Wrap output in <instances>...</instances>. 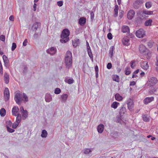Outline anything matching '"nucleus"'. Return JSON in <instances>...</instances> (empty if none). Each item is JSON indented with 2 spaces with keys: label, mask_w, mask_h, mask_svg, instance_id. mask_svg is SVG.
I'll return each instance as SVG.
<instances>
[{
  "label": "nucleus",
  "mask_w": 158,
  "mask_h": 158,
  "mask_svg": "<svg viewBox=\"0 0 158 158\" xmlns=\"http://www.w3.org/2000/svg\"><path fill=\"white\" fill-rule=\"evenodd\" d=\"M113 80L117 82H119V77L118 76L115 75L113 76Z\"/></svg>",
  "instance_id": "c9c22d12"
},
{
  "label": "nucleus",
  "mask_w": 158,
  "mask_h": 158,
  "mask_svg": "<svg viewBox=\"0 0 158 158\" xmlns=\"http://www.w3.org/2000/svg\"><path fill=\"white\" fill-rule=\"evenodd\" d=\"M61 92V90L59 88H56L55 90L54 93L56 94H59Z\"/></svg>",
  "instance_id": "09e8293b"
},
{
  "label": "nucleus",
  "mask_w": 158,
  "mask_h": 158,
  "mask_svg": "<svg viewBox=\"0 0 158 158\" xmlns=\"http://www.w3.org/2000/svg\"><path fill=\"white\" fill-rule=\"evenodd\" d=\"M0 73L1 75L3 74V67L2 64L1 62L0 61Z\"/></svg>",
  "instance_id": "603ef678"
},
{
  "label": "nucleus",
  "mask_w": 158,
  "mask_h": 158,
  "mask_svg": "<svg viewBox=\"0 0 158 158\" xmlns=\"http://www.w3.org/2000/svg\"><path fill=\"white\" fill-rule=\"evenodd\" d=\"M65 81L69 84H72L74 82V80L72 78L68 79L67 80H65Z\"/></svg>",
  "instance_id": "e433bc0d"
},
{
  "label": "nucleus",
  "mask_w": 158,
  "mask_h": 158,
  "mask_svg": "<svg viewBox=\"0 0 158 158\" xmlns=\"http://www.w3.org/2000/svg\"><path fill=\"white\" fill-rule=\"evenodd\" d=\"M157 88L156 87H152L150 89V90L149 91V93L151 94H153L154 92H155L157 90Z\"/></svg>",
  "instance_id": "f704fd0d"
},
{
  "label": "nucleus",
  "mask_w": 158,
  "mask_h": 158,
  "mask_svg": "<svg viewBox=\"0 0 158 158\" xmlns=\"http://www.w3.org/2000/svg\"><path fill=\"white\" fill-rule=\"evenodd\" d=\"M121 31L123 33H128L130 32V28L127 25H123L121 28Z\"/></svg>",
  "instance_id": "2eb2a0df"
},
{
  "label": "nucleus",
  "mask_w": 158,
  "mask_h": 158,
  "mask_svg": "<svg viewBox=\"0 0 158 158\" xmlns=\"http://www.w3.org/2000/svg\"><path fill=\"white\" fill-rule=\"evenodd\" d=\"M115 121L117 123H121L122 119L119 116H117L115 118Z\"/></svg>",
  "instance_id": "a19ab883"
},
{
  "label": "nucleus",
  "mask_w": 158,
  "mask_h": 158,
  "mask_svg": "<svg viewBox=\"0 0 158 158\" xmlns=\"http://www.w3.org/2000/svg\"><path fill=\"white\" fill-rule=\"evenodd\" d=\"M9 60H5V61H4V66L7 68L9 65Z\"/></svg>",
  "instance_id": "864d4df0"
},
{
  "label": "nucleus",
  "mask_w": 158,
  "mask_h": 158,
  "mask_svg": "<svg viewBox=\"0 0 158 158\" xmlns=\"http://www.w3.org/2000/svg\"><path fill=\"white\" fill-rule=\"evenodd\" d=\"M12 114L15 116H16L19 113V109L17 106H14L12 110Z\"/></svg>",
  "instance_id": "9d476101"
},
{
  "label": "nucleus",
  "mask_w": 158,
  "mask_h": 158,
  "mask_svg": "<svg viewBox=\"0 0 158 158\" xmlns=\"http://www.w3.org/2000/svg\"><path fill=\"white\" fill-rule=\"evenodd\" d=\"M0 39L2 41H5V36L3 35H1L0 36Z\"/></svg>",
  "instance_id": "680f3d73"
},
{
  "label": "nucleus",
  "mask_w": 158,
  "mask_h": 158,
  "mask_svg": "<svg viewBox=\"0 0 158 158\" xmlns=\"http://www.w3.org/2000/svg\"><path fill=\"white\" fill-rule=\"evenodd\" d=\"M40 26V23L39 22H36L32 26L31 29L33 31H35L38 28L39 26Z\"/></svg>",
  "instance_id": "f3484780"
},
{
  "label": "nucleus",
  "mask_w": 158,
  "mask_h": 158,
  "mask_svg": "<svg viewBox=\"0 0 158 158\" xmlns=\"http://www.w3.org/2000/svg\"><path fill=\"white\" fill-rule=\"evenodd\" d=\"M127 104L128 109L130 111H132L133 107V103L132 100L131 99L128 100L127 101Z\"/></svg>",
  "instance_id": "9b49d317"
},
{
  "label": "nucleus",
  "mask_w": 158,
  "mask_h": 158,
  "mask_svg": "<svg viewBox=\"0 0 158 158\" xmlns=\"http://www.w3.org/2000/svg\"><path fill=\"white\" fill-rule=\"evenodd\" d=\"M4 99L5 101H7L10 98V92L8 88H6L4 92Z\"/></svg>",
  "instance_id": "423d86ee"
},
{
  "label": "nucleus",
  "mask_w": 158,
  "mask_h": 158,
  "mask_svg": "<svg viewBox=\"0 0 158 158\" xmlns=\"http://www.w3.org/2000/svg\"><path fill=\"white\" fill-rule=\"evenodd\" d=\"M137 37L139 38H142L144 37L145 35L144 31L142 29L137 30L135 33Z\"/></svg>",
  "instance_id": "39448f33"
},
{
  "label": "nucleus",
  "mask_w": 158,
  "mask_h": 158,
  "mask_svg": "<svg viewBox=\"0 0 158 158\" xmlns=\"http://www.w3.org/2000/svg\"><path fill=\"white\" fill-rule=\"evenodd\" d=\"M17 116L16 122L19 123L21 121L22 118L21 115L20 114H18V115H17Z\"/></svg>",
  "instance_id": "ea45409f"
},
{
  "label": "nucleus",
  "mask_w": 158,
  "mask_h": 158,
  "mask_svg": "<svg viewBox=\"0 0 158 158\" xmlns=\"http://www.w3.org/2000/svg\"><path fill=\"white\" fill-rule=\"evenodd\" d=\"M47 132L46 130H43L42 131L41 136L43 138H46L47 137Z\"/></svg>",
  "instance_id": "72a5a7b5"
},
{
  "label": "nucleus",
  "mask_w": 158,
  "mask_h": 158,
  "mask_svg": "<svg viewBox=\"0 0 158 158\" xmlns=\"http://www.w3.org/2000/svg\"><path fill=\"white\" fill-rule=\"evenodd\" d=\"M124 12L122 10H121L120 12H119V17L120 19H121L123 17L124 14Z\"/></svg>",
  "instance_id": "6e6d98bb"
},
{
  "label": "nucleus",
  "mask_w": 158,
  "mask_h": 158,
  "mask_svg": "<svg viewBox=\"0 0 158 158\" xmlns=\"http://www.w3.org/2000/svg\"><path fill=\"white\" fill-rule=\"evenodd\" d=\"M27 39H25L23 43V45L24 46H26L27 45Z\"/></svg>",
  "instance_id": "69168bd1"
},
{
  "label": "nucleus",
  "mask_w": 158,
  "mask_h": 158,
  "mask_svg": "<svg viewBox=\"0 0 158 158\" xmlns=\"http://www.w3.org/2000/svg\"><path fill=\"white\" fill-rule=\"evenodd\" d=\"M70 31L68 29H64L61 35V38L64 39V38H69V36L70 35Z\"/></svg>",
  "instance_id": "7ed1b4c3"
},
{
  "label": "nucleus",
  "mask_w": 158,
  "mask_h": 158,
  "mask_svg": "<svg viewBox=\"0 0 158 158\" xmlns=\"http://www.w3.org/2000/svg\"><path fill=\"white\" fill-rule=\"evenodd\" d=\"M6 129L8 132L11 133L14 132L15 131L14 129L10 128L8 126H6Z\"/></svg>",
  "instance_id": "49530a36"
},
{
  "label": "nucleus",
  "mask_w": 158,
  "mask_h": 158,
  "mask_svg": "<svg viewBox=\"0 0 158 158\" xmlns=\"http://www.w3.org/2000/svg\"><path fill=\"white\" fill-rule=\"evenodd\" d=\"M143 120L145 122H148L149 119L147 114H144L143 115Z\"/></svg>",
  "instance_id": "58836bf2"
},
{
  "label": "nucleus",
  "mask_w": 158,
  "mask_h": 158,
  "mask_svg": "<svg viewBox=\"0 0 158 158\" xmlns=\"http://www.w3.org/2000/svg\"><path fill=\"white\" fill-rule=\"evenodd\" d=\"M6 114V110L4 108H2L0 110V114L1 116L3 117Z\"/></svg>",
  "instance_id": "7c9ffc66"
},
{
  "label": "nucleus",
  "mask_w": 158,
  "mask_h": 158,
  "mask_svg": "<svg viewBox=\"0 0 158 158\" xmlns=\"http://www.w3.org/2000/svg\"><path fill=\"white\" fill-rule=\"evenodd\" d=\"M136 84V82L135 81H131L130 82V85L132 86Z\"/></svg>",
  "instance_id": "774afa93"
},
{
  "label": "nucleus",
  "mask_w": 158,
  "mask_h": 158,
  "mask_svg": "<svg viewBox=\"0 0 158 158\" xmlns=\"http://www.w3.org/2000/svg\"><path fill=\"white\" fill-rule=\"evenodd\" d=\"M153 97H147L144 100V102L145 104H148L154 100Z\"/></svg>",
  "instance_id": "aec40b11"
},
{
  "label": "nucleus",
  "mask_w": 158,
  "mask_h": 158,
  "mask_svg": "<svg viewBox=\"0 0 158 158\" xmlns=\"http://www.w3.org/2000/svg\"><path fill=\"white\" fill-rule=\"evenodd\" d=\"M95 69L96 73V77L98 78V68L97 65H96L95 67Z\"/></svg>",
  "instance_id": "37998d69"
},
{
  "label": "nucleus",
  "mask_w": 158,
  "mask_h": 158,
  "mask_svg": "<svg viewBox=\"0 0 158 158\" xmlns=\"http://www.w3.org/2000/svg\"><path fill=\"white\" fill-rule=\"evenodd\" d=\"M23 98H24V99H23V100L24 102H27L28 101V97L27 96L26 94L24 93H23Z\"/></svg>",
  "instance_id": "c03bdc74"
},
{
  "label": "nucleus",
  "mask_w": 158,
  "mask_h": 158,
  "mask_svg": "<svg viewBox=\"0 0 158 158\" xmlns=\"http://www.w3.org/2000/svg\"><path fill=\"white\" fill-rule=\"evenodd\" d=\"M56 48L52 47L48 49L46 51L47 53L50 54L52 55L55 54L56 52Z\"/></svg>",
  "instance_id": "0eeeda50"
},
{
  "label": "nucleus",
  "mask_w": 158,
  "mask_h": 158,
  "mask_svg": "<svg viewBox=\"0 0 158 158\" xmlns=\"http://www.w3.org/2000/svg\"><path fill=\"white\" fill-rule=\"evenodd\" d=\"M135 61L134 60L131 62V66L132 68H133L135 66V65H134L133 64L134 63H135Z\"/></svg>",
  "instance_id": "338daca9"
},
{
  "label": "nucleus",
  "mask_w": 158,
  "mask_h": 158,
  "mask_svg": "<svg viewBox=\"0 0 158 158\" xmlns=\"http://www.w3.org/2000/svg\"><path fill=\"white\" fill-rule=\"evenodd\" d=\"M145 55L147 56V57L148 59H150L151 56V53L150 52H148V50L147 51Z\"/></svg>",
  "instance_id": "3c124183"
},
{
  "label": "nucleus",
  "mask_w": 158,
  "mask_h": 158,
  "mask_svg": "<svg viewBox=\"0 0 158 158\" xmlns=\"http://www.w3.org/2000/svg\"><path fill=\"white\" fill-rule=\"evenodd\" d=\"M123 44L125 46H128L130 44V39L127 37H124L122 40Z\"/></svg>",
  "instance_id": "4468645a"
},
{
  "label": "nucleus",
  "mask_w": 158,
  "mask_h": 158,
  "mask_svg": "<svg viewBox=\"0 0 158 158\" xmlns=\"http://www.w3.org/2000/svg\"><path fill=\"white\" fill-rule=\"evenodd\" d=\"M72 56L71 52L70 51H67L65 54V63L66 67L69 69L72 66Z\"/></svg>",
  "instance_id": "f257e3e1"
},
{
  "label": "nucleus",
  "mask_w": 158,
  "mask_h": 158,
  "mask_svg": "<svg viewBox=\"0 0 158 158\" xmlns=\"http://www.w3.org/2000/svg\"><path fill=\"white\" fill-rule=\"evenodd\" d=\"M57 4L58 6H61L63 5V2L62 1H58L57 2Z\"/></svg>",
  "instance_id": "13d9d810"
},
{
  "label": "nucleus",
  "mask_w": 158,
  "mask_h": 158,
  "mask_svg": "<svg viewBox=\"0 0 158 158\" xmlns=\"http://www.w3.org/2000/svg\"><path fill=\"white\" fill-rule=\"evenodd\" d=\"M79 44V40L77 38H75L72 41L73 45L75 47H77Z\"/></svg>",
  "instance_id": "412c9836"
},
{
  "label": "nucleus",
  "mask_w": 158,
  "mask_h": 158,
  "mask_svg": "<svg viewBox=\"0 0 158 158\" xmlns=\"http://www.w3.org/2000/svg\"><path fill=\"white\" fill-rule=\"evenodd\" d=\"M118 6L117 5L115 6L114 9V17H116L118 15Z\"/></svg>",
  "instance_id": "393cba45"
},
{
  "label": "nucleus",
  "mask_w": 158,
  "mask_h": 158,
  "mask_svg": "<svg viewBox=\"0 0 158 158\" xmlns=\"http://www.w3.org/2000/svg\"><path fill=\"white\" fill-rule=\"evenodd\" d=\"M6 123V126H8L9 127H11L12 124V122L10 120H9V121H7Z\"/></svg>",
  "instance_id": "e2e57ef3"
},
{
  "label": "nucleus",
  "mask_w": 158,
  "mask_h": 158,
  "mask_svg": "<svg viewBox=\"0 0 158 158\" xmlns=\"http://www.w3.org/2000/svg\"><path fill=\"white\" fill-rule=\"evenodd\" d=\"M68 95L66 94H64L61 96V102H64L67 100Z\"/></svg>",
  "instance_id": "bb28decb"
},
{
  "label": "nucleus",
  "mask_w": 158,
  "mask_h": 158,
  "mask_svg": "<svg viewBox=\"0 0 158 158\" xmlns=\"http://www.w3.org/2000/svg\"><path fill=\"white\" fill-rule=\"evenodd\" d=\"M133 34L130 33V32H129L127 33V36L126 37H127L128 38L129 37H130V38H132L133 37Z\"/></svg>",
  "instance_id": "bf43d9fd"
},
{
  "label": "nucleus",
  "mask_w": 158,
  "mask_h": 158,
  "mask_svg": "<svg viewBox=\"0 0 158 158\" xmlns=\"http://www.w3.org/2000/svg\"><path fill=\"white\" fill-rule=\"evenodd\" d=\"M69 38H64V39L61 38L60 41L61 43H66L69 40Z\"/></svg>",
  "instance_id": "79ce46f5"
},
{
  "label": "nucleus",
  "mask_w": 158,
  "mask_h": 158,
  "mask_svg": "<svg viewBox=\"0 0 158 158\" xmlns=\"http://www.w3.org/2000/svg\"><path fill=\"white\" fill-rule=\"evenodd\" d=\"M128 69V68H126L125 69V74L127 75H129L131 73V72L130 71H128L127 69Z\"/></svg>",
  "instance_id": "052dcab7"
},
{
  "label": "nucleus",
  "mask_w": 158,
  "mask_h": 158,
  "mask_svg": "<svg viewBox=\"0 0 158 158\" xmlns=\"http://www.w3.org/2000/svg\"><path fill=\"white\" fill-rule=\"evenodd\" d=\"M4 78L5 83L8 84L9 81V76L7 73H5Z\"/></svg>",
  "instance_id": "4be33fe9"
},
{
  "label": "nucleus",
  "mask_w": 158,
  "mask_h": 158,
  "mask_svg": "<svg viewBox=\"0 0 158 158\" xmlns=\"http://www.w3.org/2000/svg\"><path fill=\"white\" fill-rule=\"evenodd\" d=\"M119 104V103L116 102H114L112 104L111 106L112 108L115 109L117 108L118 105Z\"/></svg>",
  "instance_id": "2f4dec72"
},
{
  "label": "nucleus",
  "mask_w": 158,
  "mask_h": 158,
  "mask_svg": "<svg viewBox=\"0 0 158 158\" xmlns=\"http://www.w3.org/2000/svg\"><path fill=\"white\" fill-rule=\"evenodd\" d=\"M107 38L110 40L112 39V35L111 33H109L107 34Z\"/></svg>",
  "instance_id": "4d7b16f0"
},
{
  "label": "nucleus",
  "mask_w": 158,
  "mask_h": 158,
  "mask_svg": "<svg viewBox=\"0 0 158 158\" xmlns=\"http://www.w3.org/2000/svg\"><path fill=\"white\" fill-rule=\"evenodd\" d=\"M16 44L15 43H13L11 47V50L12 51H14L16 48Z\"/></svg>",
  "instance_id": "8fccbe9b"
},
{
  "label": "nucleus",
  "mask_w": 158,
  "mask_h": 158,
  "mask_svg": "<svg viewBox=\"0 0 158 158\" xmlns=\"http://www.w3.org/2000/svg\"><path fill=\"white\" fill-rule=\"evenodd\" d=\"M87 51L89 56L90 59L93 61V56L91 49H87Z\"/></svg>",
  "instance_id": "c756f323"
},
{
  "label": "nucleus",
  "mask_w": 158,
  "mask_h": 158,
  "mask_svg": "<svg viewBox=\"0 0 158 158\" xmlns=\"http://www.w3.org/2000/svg\"><path fill=\"white\" fill-rule=\"evenodd\" d=\"M148 50L146 47L143 45L141 44L139 47V51L141 53H143L146 55V53Z\"/></svg>",
  "instance_id": "6e6552de"
},
{
  "label": "nucleus",
  "mask_w": 158,
  "mask_h": 158,
  "mask_svg": "<svg viewBox=\"0 0 158 158\" xmlns=\"http://www.w3.org/2000/svg\"><path fill=\"white\" fill-rule=\"evenodd\" d=\"M126 112V109L125 107L123 106L120 108L119 113L120 115H122L123 114L125 113Z\"/></svg>",
  "instance_id": "cd10ccee"
},
{
  "label": "nucleus",
  "mask_w": 158,
  "mask_h": 158,
  "mask_svg": "<svg viewBox=\"0 0 158 158\" xmlns=\"http://www.w3.org/2000/svg\"><path fill=\"white\" fill-rule=\"evenodd\" d=\"M142 68L144 70H147L149 67L148 62L146 61H143L141 64Z\"/></svg>",
  "instance_id": "dca6fc26"
},
{
  "label": "nucleus",
  "mask_w": 158,
  "mask_h": 158,
  "mask_svg": "<svg viewBox=\"0 0 158 158\" xmlns=\"http://www.w3.org/2000/svg\"><path fill=\"white\" fill-rule=\"evenodd\" d=\"M115 98L116 100L119 101H121L123 99V97L118 93L116 94L115 95Z\"/></svg>",
  "instance_id": "c85d7f7f"
},
{
  "label": "nucleus",
  "mask_w": 158,
  "mask_h": 158,
  "mask_svg": "<svg viewBox=\"0 0 158 158\" xmlns=\"http://www.w3.org/2000/svg\"><path fill=\"white\" fill-rule=\"evenodd\" d=\"M104 129V125L102 124H100L97 127V130L98 132L100 133H102Z\"/></svg>",
  "instance_id": "6ab92c4d"
},
{
  "label": "nucleus",
  "mask_w": 158,
  "mask_h": 158,
  "mask_svg": "<svg viewBox=\"0 0 158 158\" xmlns=\"http://www.w3.org/2000/svg\"><path fill=\"white\" fill-rule=\"evenodd\" d=\"M45 98V101L47 102H50L52 99L51 95L49 94H46Z\"/></svg>",
  "instance_id": "5701e85b"
},
{
  "label": "nucleus",
  "mask_w": 158,
  "mask_h": 158,
  "mask_svg": "<svg viewBox=\"0 0 158 158\" xmlns=\"http://www.w3.org/2000/svg\"><path fill=\"white\" fill-rule=\"evenodd\" d=\"M112 64L110 63H109L107 64V68L108 69H110L112 67Z\"/></svg>",
  "instance_id": "0e129e2a"
},
{
  "label": "nucleus",
  "mask_w": 158,
  "mask_h": 158,
  "mask_svg": "<svg viewBox=\"0 0 158 158\" xmlns=\"http://www.w3.org/2000/svg\"><path fill=\"white\" fill-rule=\"evenodd\" d=\"M27 68L26 65H24L23 68V73H25L27 72Z\"/></svg>",
  "instance_id": "5fc2aeb1"
},
{
  "label": "nucleus",
  "mask_w": 158,
  "mask_h": 158,
  "mask_svg": "<svg viewBox=\"0 0 158 158\" xmlns=\"http://www.w3.org/2000/svg\"><path fill=\"white\" fill-rule=\"evenodd\" d=\"M114 46H111L109 50V55L110 56V58H112L113 54V52L114 51Z\"/></svg>",
  "instance_id": "a878e982"
},
{
  "label": "nucleus",
  "mask_w": 158,
  "mask_h": 158,
  "mask_svg": "<svg viewBox=\"0 0 158 158\" xmlns=\"http://www.w3.org/2000/svg\"><path fill=\"white\" fill-rule=\"evenodd\" d=\"M157 82V78L155 77H152L148 78V83L151 86H153L155 85Z\"/></svg>",
  "instance_id": "20e7f679"
},
{
  "label": "nucleus",
  "mask_w": 158,
  "mask_h": 158,
  "mask_svg": "<svg viewBox=\"0 0 158 158\" xmlns=\"http://www.w3.org/2000/svg\"><path fill=\"white\" fill-rule=\"evenodd\" d=\"M143 2V0H137L135 1L134 3V8H138L139 7L138 5L142 4Z\"/></svg>",
  "instance_id": "ddd939ff"
},
{
  "label": "nucleus",
  "mask_w": 158,
  "mask_h": 158,
  "mask_svg": "<svg viewBox=\"0 0 158 158\" xmlns=\"http://www.w3.org/2000/svg\"><path fill=\"white\" fill-rule=\"evenodd\" d=\"M153 14V11H149L146 10H143L142 13V16L143 18H145L146 16V15H151Z\"/></svg>",
  "instance_id": "f8f14e48"
},
{
  "label": "nucleus",
  "mask_w": 158,
  "mask_h": 158,
  "mask_svg": "<svg viewBox=\"0 0 158 158\" xmlns=\"http://www.w3.org/2000/svg\"><path fill=\"white\" fill-rule=\"evenodd\" d=\"M19 123L17 122H15L12 125V127L13 129H16L19 125Z\"/></svg>",
  "instance_id": "de8ad7c7"
},
{
  "label": "nucleus",
  "mask_w": 158,
  "mask_h": 158,
  "mask_svg": "<svg viewBox=\"0 0 158 158\" xmlns=\"http://www.w3.org/2000/svg\"><path fill=\"white\" fill-rule=\"evenodd\" d=\"M152 21L151 19H149L148 20H146L145 23V25L146 26H151L152 25Z\"/></svg>",
  "instance_id": "473e14b6"
},
{
  "label": "nucleus",
  "mask_w": 158,
  "mask_h": 158,
  "mask_svg": "<svg viewBox=\"0 0 158 158\" xmlns=\"http://www.w3.org/2000/svg\"><path fill=\"white\" fill-rule=\"evenodd\" d=\"M22 115V119L25 120L28 117V114L27 111L25 110L24 111L21 113Z\"/></svg>",
  "instance_id": "b1692460"
},
{
  "label": "nucleus",
  "mask_w": 158,
  "mask_h": 158,
  "mask_svg": "<svg viewBox=\"0 0 158 158\" xmlns=\"http://www.w3.org/2000/svg\"><path fill=\"white\" fill-rule=\"evenodd\" d=\"M145 6L147 9H149L152 6V4L150 2H148L145 3Z\"/></svg>",
  "instance_id": "4c0bfd02"
},
{
  "label": "nucleus",
  "mask_w": 158,
  "mask_h": 158,
  "mask_svg": "<svg viewBox=\"0 0 158 158\" xmlns=\"http://www.w3.org/2000/svg\"><path fill=\"white\" fill-rule=\"evenodd\" d=\"M86 19L85 17H82L79 20L78 23L81 26H83L85 23Z\"/></svg>",
  "instance_id": "a211bd4d"
},
{
  "label": "nucleus",
  "mask_w": 158,
  "mask_h": 158,
  "mask_svg": "<svg viewBox=\"0 0 158 158\" xmlns=\"http://www.w3.org/2000/svg\"><path fill=\"white\" fill-rule=\"evenodd\" d=\"M135 14V11L133 10H130L127 14V17L129 19H132L134 17Z\"/></svg>",
  "instance_id": "1a4fd4ad"
},
{
  "label": "nucleus",
  "mask_w": 158,
  "mask_h": 158,
  "mask_svg": "<svg viewBox=\"0 0 158 158\" xmlns=\"http://www.w3.org/2000/svg\"><path fill=\"white\" fill-rule=\"evenodd\" d=\"M92 150L89 148H86L84 150V153L85 154H88L91 152Z\"/></svg>",
  "instance_id": "a18cd8bd"
},
{
  "label": "nucleus",
  "mask_w": 158,
  "mask_h": 158,
  "mask_svg": "<svg viewBox=\"0 0 158 158\" xmlns=\"http://www.w3.org/2000/svg\"><path fill=\"white\" fill-rule=\"evenodd\" d=\"M15 100L18 105H20L23 101L22 94L17 93L15 96Z\"/></svg>",
  "instance_id": "f03ea898"
}]
</instances>
